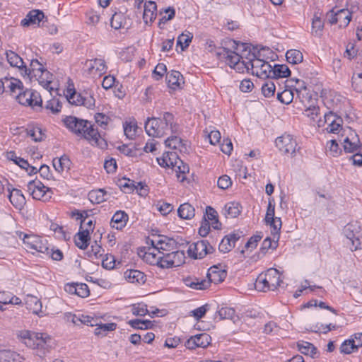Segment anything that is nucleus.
<instances>
[{
	"mask_svg": "<svg viewBox=\"0 0 362 362\" xmlns=\"http://www.w3.org/2000/svg\"><path fill=\"white\" fill-rule=\"evenodd\" d=\"M63 122L73 133L77 135L82 134L91 145L101 148L107 146L106 141L101 138L98 129H95L90 122L74 116H67L63 119Z\"/></svg>",
	"mask_w": 362,
	"mask_h": 362,
	"instance_id": "f257e3e1",
	"label": "nucleus"
},
{
	"mask_svg": "<svg viewBox=\"0 0 362 362\" xmlns=\"http://www.w3.org/2000/svg\"><path fill=\"white\" fill-rule=\"evenodd\" d=\"M24 344L36 350V354L42 357L52 347V338L47 334L23 331L21 334Z\"/></svg>",
	"mask_w": 362,
	"mask_h": 362,
	"instance_id": "f03ea898",
	"label": "nucleus"
},
{
	"mask_svg": "<svg viewBox=\"0 0 362 362\" xmlns=\"http://www.w3.org/2000/svg\"><path fill=\"white\" fill-rule=\"evenodd\" d=\"M18 102L25 106H30L33 109L35 107H42V100L40 94L34 90L26 89L18 91L16 95Z\"/></svg>",
	"mask_w": 362,
	"mask_h": 362,
	"instance_id": "7ed1b4c3",
	"label": "nucleus"
},
{
	"mask_svg": "<svg viewBox=\"0 0 362 362\" xmlns=\"http://www.w3.org/2000/svg\"><path fill=\"white\" fill-rule=\"evenodd\" d=\"M28 191L32 195L33 198L43 202L49 201L53 194L52 189L46 187L40 180H31L27 185Z\"/></svg>",
	"mask_w": 362,
	"mask_h": 362,
	"instance_id": "20e7f679",
	"label": "nucleus"
},
{
	"mask_svg": "<svg viewBox=\"0 0 362 362\" xmlns=\"http://www.w3.org/2000/svg\"><path fill=\"white\" fill-rule=\"evenodd\" d=\"M360 230L361 226L357 222L349 223L344 226L343 233L346 237L344 242L347 246L352 245L354 249H361V243L357 236Z\"/></svg>",
	"mask_w": 362,
	"mask_h": 362,
	"instance_id": "39448f33",
	"label": "nucleus"
},
{
	"mask_svg": "<svg viewBox=\"0 0 362 362\" xmlns=\"http://www.w3.org/2000/svg\"><path fill=\"white\" fill-rule=\"evenodd\" d=\"M276 146L284 153L293 156L297 146L296 141L290 134H284L276 139Z\"/></svg>",
	"mask_w": 362,
	"mask_h": 362,
	"instance_id": "423d86ee",
	"label": "nucleus"
},
{
	"mask_svg": "<svg viewBox=\"0 0 362 362\" xmlns=\"http://www.w3.org/2000/svg\"><path fill=\"white\" fill-rule=\"evenodd\" d=\"M157 119L166 134L168 130H170L172 134H178L180 132V126L175 122V117L172 113L169 112L160 113Z\"/></svg>",
	"mask_w": 362,
	"mask_h": 362,
	"instance_id": "0eeeda50",
	"label": "nucleus"
},
{
	"mask_svg": "<svg viewBox=\"0 0 362 362\" xmlns=\"http://www.w3.org/2000/svg\"><path fill=\"white\" fill-rule=\"evenodd\" d=\"M144 128L149 136L162 137L166 134L157 117H148L145 122Z\"/></svg>",
	"mask_w": 362,
	"mask_h": 362,
	"instance_id": "6e6552de",
	"label": "nucleus"
},
{
	"mask_svg": "<svg viewBox=\"0 0 362 362\" xmlns=\"http://www.w3.org/2000/svg\"><path fill=\"white\" fill-rule=\"evenodd\" d=\"M211 338L206 333H202L191 337L186 342L185 346L189 349H194L197 347L206 348L211 343Z\"/></svg>",
	"mask_w": 362,
	"mask_h": 362,
	"instance_id": "1a4fd4ad",
	"label": "nucleus"
},
{
	"mask_svg": "<svg viewBox=\"0 0 362 362\" xmlns=\"http://www.w3.org/2000/svg\"><path fill=\"white\" fill-rule=\"evenodd\" d=\"M240 242V244L238 246L240 247L243 242V235L242 232L235 231L227 235H226L221 240L220 245L228 249V247H235L237 243Z\"/></svg>",
	"mask_w": 362,
	"mask_h": 362,
	"instance_id": "9d476101",
	"label": "nucleus"
},
{
	"mask_svg": "<svg viewBox=\"0 0 362 362\" xmlns=\"http://www.w3.org/2000/svg\"><path fill=\"white\" fill-rule=\"evenodd\" d=\"M44 13L40 10H32L28 12L25 18H23L21 25L23 27H28L32 25H38L45 18Z\"/></svg>",
	"mask_w": 362,
	"mask_h": 362,
	"instance_id": "9b49d317",
	"label": "nucleus"
},
{
	"mask_svg": "<svg viewBox=\"0 0 362 362\" xmlns=\"http://www.w3.org/2000/svg\"><path fill=\"white\" fill-rule=\"evenodd\" d=\"M45 69L42 64L37 59H33L30 62L29 68L24 65L21 74L23 76H28L30 79L32 80L34 77H37L39 74Z\"/></svg>",
	"mask_w": 362,
	"mask_h": 362,
	"instance_id": "f8f14e48",
	"label": "nucleus"
},
{
	"mask_svg": "<svg viewBox=\"0 0 362 362\" xmlns=\"http://www.w3.org/2000/svg\"><path fill=\"white\" fill-rule=\"evenodd\" d=\"M166 82L168 86L172 89L181 88L184 84V77L178 71L172 70L166 75Z\"/></svg>",
	"mask_w": 362,
	"mask_h": 362,
	"instance_id": "ddd939ff",
	"label": "nucleus"
},
{
	"mask_svg": "<svg viewBox=\"0 0 362 362\" xmlns=\"http://www.w3.org/2000/svg\"><path fill=\"white\" fill-rule=\"evenodd\" d=\"M20 238H22L23 243L30 249H42L41 238L36 235H28L21 232Z\"/></svg>",
	"mask_w": 362,
	"mask_h": 362,
	"instance_id": "4468645a",
	"label": "nucleus"
},
{
	"mask_svg": "<svg viewBox=\"0 0 362 362\" xmlns=\"http://www.w3.org/2000/svg\"><path fill=\"white\" fill-rule=\"evenodd\" d=\"M8 197L16 209H21L25 204V198L20 189H9Z\"/></svg>",
	"mask_w": 362,
	"mask_h": 362,
	"instance_id": "2eb2a0df",
	"label": "nucleus"
},
{
	"mask_svg": "<svg viewBox=\"0 0 362 362\" xmlns=\"http://www.w3.org/2000/svg\"><path fill=\"white\" fill-rule=\"evenodd\" d=\"M161 250H136V254L139 257L143 258L147 263L150 264H158L159 262V255H161Z\"/></svg>",
	"mask_w": 362,
	"mask_h": 362,
	"instance_id": "dca6fc26",
	"label": "nucleus"
},
{
	"mask_svg": "<svg viewBox=\"0 0 362 362\" xmlns=\"http://www.w3.org/2000/svg\"><path fill=\"white\" fill-rule=\"evenodd\" d=\"M265 275L269 281L270 291L276 290L279 286H281V284L283 283V281L280 279L279 272L276 269H269L266 272Z\"/></svg>",
	"mask_w": 362,
	"mask_h": 362,
	"instance_id": "f3484780",
	"label": "nucleus"
},
{
	"mask_svg": "<svg viewBox=\"0 0 362 362\" xmlns=\"http://www.w3.org/2000/svg\"><path fill=\"white\" fill-rule=\"evenodd\" d=\"M226 276V272L225 270H219L216 266H213L209 269L207 272V278L211 283L218 284L223 281Z\"/></svg>",
	"mask_w": 362,
	"mask_h": 362,
	"instance_id": "a211bd4d",
	"label": "nucleus"
},
{
	"mask_svg": "<svg viewBox=\"0 0 362 362\" xmlns=\"http://www.w3.org/2000/svg\"><path fill=\"white\" fill-rule=\"evenodd\" d=\"M88 229H81L74 236V243L79 249H86L89 244L90 235Z\"/></svg>",
	"mask_w": 362,
	"mask_h": 362,
	"instance_id": "6ab92c4d",
	"label": "nucleus"
},
{
	"mask_svg": "<svg viewBox=\"0 0 362 362\" xmlns=\"http://www.w3.org/2000/svg\"><path fill=\"white\" fill-rule=\"evenodd\" d=\"M157 6L156 2L149 1L144 4L143 19L146 23L153 22L156 18Z\"/></svg>",
	"mask_w": 362,
	"mask_h": 362,
	"instance_id": "aec40b11",
	"label": "nucleus"
},
{
	"mask_svg": "<svg viewBox=\"0 0 362 362\" xmlns=\"http://www.w3.org/2000/svg\"><path fill=\"white\" fill-rule=\"evenodd\" d=\"M297 347L298 351L304 355L310 356L312 358L317 356V349L312 343L300 341L297 343Z\"/></svg>",
	"mask_w": 362,
	"mask_h": 362,
	"instance_id": "412c9836",
	"label": "nucleus"
},
{
	"mask_svg": "<svg viewBox=\"0 0 362 362\" xmlns=\"http://www.w3.org/2000/svg\"><path fill=\"white\" fill-rule=\"evenodd\" d=\"M124 278L130 283L144 284L146 281L145 274L136 269H127L124 274Z\"/></svg>",
	"mask_w": 362,
	"mask_h": 362,
	"instance_id": "4be33fe9",
	"label": "nucleus"
},
{
	"mask_svg": "<svg viewBox=\"0 0 362 362\" xmlns=\"http://www.w3.org/2000/svg\"><path fill=\"white\" fill-rule=\"evenodd\" d=\"M361 146V141L356 134L351 139L346 137L344 140V149L346 153H354Z\"/></svg>",
	"mask_w": 362,
	"mask_h": 362,
	"instance_id": "5701e85b",
	"label": "nucleus"
},
{
	"mask_svg": "<svg viewBox=\"0 0 362 362\" xmlns=\"http://www.w3.org/2000/svg\"><path fill=\"white\" fill-rule=\"evenodd\" d=\"M128 221V215L123 211H117L112 217V228L117 230L122 229Z\"/></svg>",
	"mask_w": 362,
	"mask_h": 362,
	"instance_id": "b1692460",
	"label": "nucleus"
},
{
	"mask_svg": "<svg viewBox=\"0 0 362 362\" xmlns=\"http://www.w3.org/2000/svg\"><path fill=\"white\" fill-rule=\"evenodd\" d=\"M25 303L28 310L33 313L37 314L42 310V303L36 296L27 295L25 298Z\"/></svg>",
	"mask_w": 362,
	"mask_h": 362,
	"instance_id": "393cba45",
	"label": "nucleus"
},
{
	"mask_svg": "<svg viewBox=\"0 0 362 362\" xmlns=\"http://www.w3.org/2000/svg\"><path fill=\"white\" fill-rule=\"evenodd\" d=\"M127 23V18L124 12L115 11L110 20V25L115 30L124 28Z\"/></svg>",
	"mask_w": 362,
	"mask_h": 362,
	"instance_id": "a878e982",
	"label": "nucleus"
},
{
	"mask_svg": "<svg viewBox=\"0 0 362 362\" xmlns=\"http://www.w3.org/2000/svg\"><path fill=\"white\" fill-rule=\"evenodd\" d=\"M194 211V208L189 203L181 204L177 209L178 216L182 219L192 218L195 215Z\"/></svg>",
	"mask_w": 362,
	"mask_h": 362,
	"instance_id": "bb28decb",
	"label": "nucleus"
},
{
	"mask_svg": "<svg viewBox=\"0 0 362 362\" xmlns=\"http://www.w3.org/2000/svg\"><path fill=\"white\" fill-rule=\"evenodd\" d=\"M52 163L53 167L58 173H62L64 170H69L70 168L71 160L66 155L62 156L59 158H54Z\"/></svg>",
	"mask_w": 362,
	"mask_h": 362,
	"instance_id": "cd10ccee",
	"label": "nucleus"
},
{
	"mask_svg": "<svg viewBox=\"0 0 362 362\" xmlns=\"http://www.w3.org/2000/svg\"><path fill=\"white\" fill-rule=\"evenodd\" d=\"M362 346V341L360 340L356 344L354 339L345 340L340 346V351L345 354H350L356 351L359 347Z\"/></svg>",
	"mask_w": 362,
	"mask_h": 362,
	"instance_id": "c85d7f7f",
	"label": "nucleus"
},
{
	"mask_svg": "<svg viewBox=\"0 0 362 362\" xmlns=\"http://www.w3.org/2000/svg\"><path fill=\"white\" fill-rule=\"evenodd\" d=\"M8 62L11 66L18 68L21 71L24 66L23 59L16 52L9 50L6 52Z\"/></svg>",
	"mask_w": 362,
	"mask_h": 362,
	"instance_id": "c756f323",
	"label": "nucleus"
},
{
	"mask_svg": "<svg viewBox=\"0 0 362 362\" xmlns=\"http://www.w3.org/2000/svg\"><path fill=\"white\" fill-rule=\"evenodd\" d=\"M5 86L6 88L9 89L11 94L16 95L18 91H21L23 89V83L16 78H5Z\"/></svg>",
	"mask_w": 362,
	"mask_h": 362,
	"instance_id": "7c9ffc66",
	"label": "nucleus"
},
{
	"mask_svg": "<svg viewBox=\"0 0 362 362\" xmlns=\"http://www.w3.org/2000/svg\"><path fill=\"white\" fill-rule=\"evenodd\" d=\"M291 75V71L286 64H275L273 66L272 78H286Z\"/></svg>",
	"mask_w": 362,
	"mask_h": 362,
	"instance_id": "2f4dec72",
	"label": "nucleus"
},
{
	"mask_svg": "<svg viewBox=\"0 0 362 362\" xmlns=\"http://www.w3.org/2000/svg\"><path fill=\"white\" fill-rule=\"evenodd\" d=\"M21 357L18 354L11 350H0V362H21Z\"/></svg>",
	"mask_w": 362,
	"mask_h": 362,
	"instance_id": "473e14b6",
	"label": "nucleus"
},
{
	"mask_svg": "<svg viewBox=\"0 0 362 362\" xmlns=\"http://www.w3.org/2000/svg\"><path fill=\"white\" fill-rule=\"evenodd\" d=\"M339 27H346L351 19V13L348 9H340L335 11Z\"/></svg>",
	"mask_w": 362,
	"mask_h": 362,
	"instance_id": "72a5a7b5",
	"label": "nucleus"
},
{
	"mask_svg": "<svg viewBox=\"0 0 362 362\" xmlns=\"http://www.w3.org/2000/svg\"><path fill=\"white\" fill-rule=\"evenodd\" d=\"M33 78L37 80L44 88L48 90L49 84L52 83V74L45 69L37 77Z\"/></svg>",
	"mask_w": 362,
	"mask_h": 362,
	"instance_id": "f704fd0d",
	"label": "nucleus"
},
{
	"mask_svg": "<svg viewBox=\"0 0 362 362\" xmlns=\"http://www.w3.org/2000/svg\"><path fill=\"white\" fill-rule=\"evenodd\" d=\"M273 72V66L269 62L264 61L260 71H252V74L256 75L259 78H272Z\"/></svg>",
	"mask_w": 362,
	"mask_h": 362,
	"instance_id": "c9c22d12",
	"label": "nucleus"
},
{
	"mask_svg": "<svg viewBox=\"0 0 362 362\" xmlns=\"http://www.w3.org/2000/svg\"><path fill=\"white\" fill-rule=\"evenodd\" d=\"M286 60L288 63L297 64L303 62V56L298 49H290L286 54Z\"/></svg>",
	"mask_w": 362,
	"mask_h": 362,
	"instance_id": "e433bc0d",
	"label": "nucleus"
},
{
	"mask_svg": "<svg viewBox=\"0 0 362 362\" xmlns=\"http://www.w3.org/2000/svg\"><path fill=\"white\" fill-rule=\"evenodd\" d=\"M107 195V192L103 189H99L97 190H92L88 194L89 200L91 202L95 203H101L107 200L105 196Z\"/></svg>",
	"mask_w": 362,
	"mask_h": 362,
	"instance_id": "4c0bfd02",
	"label": "nucleus"
},
{
	"mask_svg": "<svg viewBox=\"0 0 362 362\" xmlns=\"http://www.w3.org/2000/svg\"><path fill=\"white\" fill-rule=\"evenodd\" d=\"M218 314L221 320L228 319L235 322L236 320L238 319V316L236 315L235 310L233 308H221L218 311Z\"/></svg>",
	"mask_w": 362,
	"mask_h": 362,
	"instance_id": "58836bf2",
	"label": "nucleus"
},
{
	"mask_svg": "<svg viewBox=\"0 0 362 362\" xmlns=\"http://www.w3.org/2000/svg\"><path fill=\"white\" fill-rule=\"evenodd\" d=\"M225 209L230 218H236L241 213L242 206L238 202H233L227 204Z\"/></svg>",
	"mask_w": 362,
	"mask_h": 362,
	"instance_id": "ea45409f",
	"label": "nucleus"
},
{
	"mask_svg": "<svg viewBox=\"0 0 362 362\" xmlns=\"http://www.w3.org/2000/svg\"><path fill=\"white\" fill-rule=\"evenodd\" d=\"M102 266L105 269H112L116 267L117 264H121V261H117L114 255L106 254L104 257L102 258Z\"/></svg>",
	"mask_w": 362,
	"mask_h": 362,
	"instance_id": "a19ab883",
	"label": "nucleus"
},
{
	"mask_svg": "<svg viewBox=\"0 0 362 362\" xmlns=\"http://www.w3.org/2000/svg\"><path fill=\"white\" fill-rule=\"evenodd\" d=\"M324 23L320 16L315 14L312 22V33L315 36L320 37L322 33Z\"/></svg>",
	"mask_w": 362,
	"mask_h": 362,
	"instance_id": "79ce46f5",
	"label": "nucleus"
},
{
	"mask_svg": "<svg viewBox=\"0 0 362 362\" xmlns=\"http://www.w3.org/2000/svg\"><path fill=\"white\" fill-rule=\"evenodd\" d=\"M67 100L68 101L76 105H81L83 104V96L81 93H77L74 88L67 89Z\"/></svg>",
	"mask_w": 362,
	"mask_h": 362,
	"instance_id": "37998d69",
	"label": "nucleus"
},
{
	"mask_svg": "<svg viewBox=\"0 0 362 362\" xmlns=\"http://www.w3.org/2000/svg\"><path fill=\"white\" fill-rule=\"evenodd\" d=\"M159 262L158 263V266L161 268H170L175 267V262H173L172 255L170 253H163L162 252L161 255H159Z\"/></svg>",
	"mask_w": 362,
	"mask_h": 362,
	"instance_id": "c03bdc74",
	"label": "nucleus"
},
{
	"mask_svg": "<svg viewBox=\"0 0 362 362\" xmlns=\"http://www.w3.org/2000/svg\"><path fill=\"white\" fill-rule=\"evenodd\" d=\"M255 288L259 291L265 292L270 290L269 281L265 274H262L257 277L255 284Z\"/></svg>",
	"mask_w": 362,
	"mask_h": 362,
	"instance_id": "a18cd8bd",
	"label": "nucleus"
},
{
	"mask_svg": "<svg viewBox=\"0 0 362 362\" xmlns=\"http://www.w3.org/2000/svg\"><path fill=\"white\" fill-rule=\"evenodd\" d=\"M189 243L182 237L177 236L176 238H169V241L167 243V247L171 249H180V247H185L188 246Z\"/></svg>",
	"mask_w": 362,
	"mask_h": 362,
	"instance_id": "49530a36",
	"label": "nucleus"
},
{
	"mask_svg": "<svg viewBox=\"0 0 362 362\" xmlns=\"http://www.w3.org/2000/svg\"><path fill=\"white\" fill-rule=\"evenodd\" d=\"M265 222L273 228L272 233L273 234L274 239L276 236L279 235L281 228L282 223L281 218L273 216V218L272 219H265Z\"/></svg>",
	"mask_w": 362,
	"mask_h": 362,
	"instance_id": "de8ad7c7",
	"label": "nucleus"
},
{
	"mask_svg": "<svg viewBox=\"0 0 362 362\" xmlns=\"http://www.w3.org/2000/svg\"><path fill=\"white\" fill-rule=\"evenodd\" d=\"M185 141L178 137L177 136H171L168 137L165 141V145L171 148L177 149L180 148L185 145Z\"/></svg>",
	"mask_w": 362,
	"mask_h": 362,
	"instance_id": "09e8293b",
	"label": "nucleus"
},
{
	"mask_svg": "<svg viewBox=\"0 0 362 362\" xmlns=\"http://www.w3.org/2000/svg\"><path fill=\"white\" fill-rule=\"evenodd\" d=\"M262 93L267 97L269 98L274 95L276 86L272 80H268L262 85Z\"/></svg>",
	"mask_w": 362,
	"mask_h": 362,
	"instance_id": "8fccbe9b",
	"label": "nucleus"
},
{
	"mask_svg": "<svg viewBox=\"0 0 362 362\" xmlns=\"http://www.w3.org/2000/svg\"><path fill=\"white\" fill-rule=\"evenodd\" d=\"M277 99L283 104H289L293 101V93L291 90L285 89L277 93Z\"/></svg>",
	"mask_w": 362,
	"mask_h": 362,
	"instance_id": "3c124183",
	"label": "nucleus"
},
{
	"mask_svg": "<svg viewBox=\"0 0 362 362\" xmlns=\"http://www.w3.org/2000/svg\"><path fill=\"white\" fill-rule=\"evenodd\" d=\"M119 186L125 193L129 194L135 190V182L125 177H124L122 180H119Z\"/></svg>",
	"mask_w": 362,
	"mask_h": 362,
	"instance_id": "603ef678",
	"label": "nucleus"
},
{
	"mask_svg": "<svg viewBox=\"0 0 362 362\" xmlns=\"http://www.w3.org/2000/svg\"><path fill=\"white\" fill-rule=\"evenodd\" d=\"M192 38L193 34L190 32H187V33H182L178 37L177 43L181 46L182 50H184L189 47Z\"/></svg>",
	"mask_w": 362,
	"mask_h": 362,
	"instance_id": "864d4df0",
	"label": "nucleus"
},
{
	"mask_svg": "<svg viewBox=\"0 0 362 362\" xmlns=\"http://www.w3.org/2000/svg\"><path fill=\"white\" fill-rule=\"evenodd\" d=\"M27 134L30 136L35 141L38 142L43 140V134L42 129L35 127L32 128H28L26 129Z\"/></svg>",
	"mask_w": 362,
	"mask_h": 362,
	"instance_id": "5fc2aeb1",
	"label": "nucleus"
},
{
	"mask_svg": "<svg viewBox=\"0 0 362 362\" xmlns=\"http://www.w3.org/2000/svg\"><path fill=\"white\" fill-rule=\"evenodd\" d=\"M45 108L49 110L53 114H57L61 111L62 103L58 99L52 98L46 103Z\"/></svg>",
	"mask_w": 362,
	"mask_h": 362,
	"instance_id": "6e6d98bb",
	"label": "nucleus"
},
{
	"mask_svg": "<svg viewBox=\"0 0 362 362\" xmlns=\"http://www.w3.org/2000/svg\"><path fill=\"white\" fill-rule=\"evenodd\" d=\"M175 267H178L185 263V254L184 250H175L170 252Z\"/></svg>",
	"mask_w": 362,
	"mask_h": 362,
	"instance_id": "4d7b16f0",
	"label": "nucleus"
},
{
	"mask_svg": "<svg viewBox=\"0 0 362 362\" xmlns=\"http://www.w3.org/2000/svg\"><path fill=\"white\" fill-rule=\"evenodd\" d=\"M132 312L136 316H145L149 312L146 304H134L132 305Z\"/></svg>",
	"mask_w": 362,
	"mask_h": 362,
	"instance_id": "13d9d810",
	"label": "nucleus"
},
{
	"mask_svg": "<svg viewBox=\"0 0 362 362\" xmlns=\"http://www.w3.org/2000/svg\"><path fill=\"white\" fill-rule=\"evenodd\" d=\"M252 58L249 59L247 64H249L250 68L252 71H260L264 61L257 58L255 54H252Z\"/></svg>",
	"mask_w": 362,
	"mask_h": 362,
	"instance_id": "bf43d9fd",
	"label": "nucleus"
},
{
	"mask_svg": "<svg viewBox=\"0 0 362 362\" xmlns=\"http://www.w3.org/2000/svg\"><path fill=\"white\" fill-rule=\"evenodd\" d=\"M136 123L132 124V122L124 125V132L127 138L132 139L136 136L137 131Z\"/></svg>",
	"mask_w": 362,
	"mask_h": 362,
	"instance_id": "052dcab7",
	"label": "nucleus"
},
{
	"mask_svg": "<svg viewBox=\"0 0 362 362\" xmlns=\"http://www.w3.org/2000/svg\"><path fill=\"white\" fill-rule=\"evenodd\" d=\"M242 57L240 56L235 51H231L230 54L228 58L226 64L231 68L235 67L237 65L240 64V59Z\"/></svg>",
	"mask_w": 362,
	"mask_h": 362,
	"instance_id": "680f3d73",
	"label": "nucleus"
},
{
	"mask_svg": "<svg viewBox=\"0 0 362 362\" xmlns=\"http://www.w3.org/2000/svg\"><path fill=\"white\" fill-rule=\"evenodd\" d=\"M209 309V305L205 304L201 307H199L191 312L192 315L197 320L202 318L207 310Z\"/></svg>",
	"mask_w": 362,
	"mask_h": 362,
	"instance_id": "e2e57ef3",
	"label": "nucleus"
},
{
	"mask_svg": "<svg viewBox=\"0 0 362 362\" xmlns=\"http://www.w3.org/2000/svg\"><path fill=\"white\" fill-rule=\"evenodd\" d=\"M209 247L213 249V246L210 245L207 240H200L191 243L188 249H209Z\"/></svg>",
	"mask_w": 362,
	"mask_h": 362,
	"instance_id": "0e129e2a",
	"label": "nucleus"
},
{
	"mask_svg": "<svg viewBox=\"0 0 362 362\" xmlns=\"http://www.w3.org/2000/svg\"><path fill=\"white\" fill-rule=\"evenodd\" d=\"M209 287V281H206V279L199 280V279L195 277L194 281L192 283V285L190 288L195 290H204Z\"/></svg>",
	"mask_w": 362,
	"mask_h": 362,
	"instance_id": "69168bd1",
	"label": "nucleus"
},
{
	"mask_svg": "<svg viewBox=\"0 0 362 362\" xmlns=\"http://www.w3.org/2000/svg\"><path fill=\"white\" fill-rule=\"evenodd\" d=\"M76 295L81 297H88L90 294L88 286L86 284H76Z\"/></svg>",
	"mask_w": 362,
	"mask_h": 362,
	"instance_id": "338daca9",
	"label": "nucleus"
},
{
	"mask_svg": "<svg viewBox=\"0 0 362 362\" xmlns=\"http://www.w3.org/2000/svg\"><path fill=\"white\" fill-rule=\"evenodd\" d=\"M217 185L219 188L226 189L231 186L232 182L229 176L224 175L218 178Z\"/></svg>",
	"mask_w": 362,
	"mask_h": 362,
	"instance_id": "774afa93",
	"label": "nucleus"
}]
</instances>
